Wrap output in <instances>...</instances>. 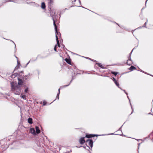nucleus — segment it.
<instances>
[{"label": "nucleus", "mask_w": 153, "mask_h": 153, "mask_svg": "<svg viewBox=\"0 0 153 153\" xmlns=\"http://www.w3.org/2000/svg\"><path fill=\"white\" fill-rule=\"evenodd\" d=\"M11 91L16 94L19 95L21 92V86L16 85L15 86L12 83H11Z\"/></svg>", "instance_id": "nucleus-1"}, {"label": "nucleus", "mask_w": 153, "mask_h": 153, "mask_svg": "<svg viewBox=\"0 0 153 153\" xmlns=\"http://www.w3.org/2000/svg\"><path fill=\"white\" fill-rule=\"evenodd\" d=\"M49 10H50V16L52 17L54 24V22L55 23V20L54 19V17L55 16V10L54 9L51 10H51L50 9Z\"/></svg>", "instance_id": "nucleus-2"}, {"label": "nucleus", "mask_w": 153, "mask_h": 153, "mask_svg": "<svg viewBox=\"0 0 153 153\" xmlns=\"http://www.w3.org/2000/svg\"><path fill=\"white\" fill-rule=\"evenodd\" d=\"M53 25L55 27V33H56V36H57V35L59 36H61V34L59 31H58L56 25V23H55L54 22Z\"/></svg>", "instance_id": "nucleus-3"}, {"label": "nucleus", "mask_w": 153, "mask_h": 153, "mask_svg": "<svg viewBox=\"0 0 153 153\" xmlns=\"http://www.w3.org/2000/svg\"><path fill=\"white\" fill-rule=\"evenodd\" d=\"M72 69L74 72V74H78L77 69L76 66L74 65V64L72 63L71 66L70 67Z\"/></svg>", "instance_id": "nucleus-4"}, {"label": "nucleus", "mask_w": 153, "mask_h": 153, "mask_svg": "<svg viewBox=\"0 0 153 153\" xmlns=\"http://www.w3.org/2000/svg\"><path fill=\"white\" fill-rule=\"evenodd\" d=\"M86 145L88 144V145L90 146L91 148L93 146V141L91 139H88L86 141Z\"/></svg>", "instance_id": "nucleus-5"}, {"label": "nucleus", "mask_w": 153, "mask_h": 153, "mask_svg": "<svg viewBox=\"0 0 153 153\" xmlns=\"http://www.w3.org/2000/svg\"><path fill=\"white\" fill-rule=\"evenodd\" d=\"M132 51L133 50L131 51V53H130V55L128 59L127 60V62H126L127 64L129 65H131L132 63V61L131 59V55L132 53Z\"/></svg>", "instance_id": "nucleus-6"}, {"label": "nucleus", "mask_w": 153, "mask_h": 153, "mask_svg": "<svg viewBox=\"0 0 153 153\" xmlns=\"http://www.w3.org/2000/svg\"><path fill=\"white\" fill-rule=\"evenodd\" d=\"M18 85H19L22 86V85H23V83L24 80H23L22 79H20L19 77L18 78Z\"/></svg>", "instance_id": "nucleus-7"}, {"label": "nucleus", "mask_w": 153, "mask_h": 153, "mask_svg": "<svg viewBox=\"0 0 153 153\" xmlns=\"http://www.w3.org/2000/svg\"><path fill=\"white\" fill-rule=\"evenodd\" d=\"M98 135L93 134H86L85 137H87L88 138H90L91 137H94L95 136H97Z\"/></svg>", "instance_id": "nucleus-8"}, {"label": "nucleus", "mask_w": 153, "mask_h": 153, "mask_svg": "<svg viewBox=\"0 0 153 153\" xmlns=\"http://www.w3.org/2000/svg\"><path fill=\"white\" fill-rule=\"evenodd\" d=\"M79 142L80 144H84L85 142V137H81L79 140Z\"/></svg>", "instance_id": "nucleus-9"}, {"label": "nucleus", "mask_w": 153, "mask_h": 153, "mask_svg": "<svg viewBox=\"0 0 153 153\" xmlns=\"http://www.w3.org/2000/svg\"><path fill=\"white\" fill-rule=\"evenodd\" d=\"M53 0H49L48 4L49 7V9L51 10V7H52V5H53Z\"/></svg>", "instance_id": "nucleus-10"}, {"label": "nucleus", "mask_w": 153, "mask_h": 153, "mask_svg": "<svg viewBox=\"0 0 153 153\" xmlns=\"http://www.w3.org/2000/svg\"><path fill=\"white\" fill-rule=\"evenodd\" d=\"M113 81L115 83L116 85L119 88H120V89H121V88L119 87V82L117 81V80L114 78L113 77V79H112Z\"/></svg>", "instance_id": "nucleus-11"}, {"label": "nucleus", "mask_w": 153, "mask_h": 153, "mask_svg": "<svg viewBox=\"0 0 153 153\" xmlns=\"http://www.w3.org/2000/svg\"><path fill=\"white\" fill-rule=\"evenodd\" d=\"M65 61L68 64L71 65L72 63H71V60L70 59L66 58L65 59Z\"/></svg>", "instance_id": "nucleus-12"}, {"label": "nucleus", "mask_w": 153, "mask_h": 153, "mask_svg": "<svg viewBox=\"0 0 153 153\" xmlns=\"http://www.w3.org/2000/svg\"><path fill=\"white\" fill-rule=\"evenodd\" d=\"M18 75H19V74L17 73H15L14 74H12L10 76V77L13 78H15Z\"/></svg>", "instance_id": "nucleus-13"}, {"label": "nucleus", "mask_w": 153, "mask_h": 153, "mask_svg": "<svg viewBox=\"0 0 153 153\" xmlns=\"http://www.w3.org/2000/svg\"><path fill=\"white\" fill-rule=\"evenodd\" d=\"M30 131L32 134H36L35 131L34 129L33 128H31L30 129Z\"/></svg>", "instance_id": "nucleus-14"}, {"label": "nucleus", "mask_w": 153, "mask_h": 153, "mask_svg": "<svg viewBox=\"0 0 153 153\" xmlns=\"http://www.w3.org/2000/svg\"><path fill=\"white\" fill-rule=\"evenodd\" d=\"M41 7L43 9H45V8L46 6L44 2H43L42 3Z\"/></svg>", "instance_id": "nucleus-15"}, {"label": "nucleus", "mask_w": 153, "mask_h": 153, "mask_svg": "<svg viewBox=\"0 0 153 153\" xmlns=\"http://www.w3.org/2000/svg\"><path fill=\"white\" fill-rule=\"evenodd\" d=\"M36 132L37 134H39L40 132V130L39 129V127L36 126Z\"/></svg>", "instance_id": "nucleus-16"}, {"label": "nucleus", "mask_w": 153, "mask_h": 153, "mask_svg": "<svg viewBox=\"0 0 153 153\" xmlns=\"http://www.w3.org/2000/svg\"><path fill=\"white\" fill-rule=\"evenodd\" d=\"M56 41L57 42V44L58 45V47H59L60 46V44H59V42L58 39V36H56Z\"/></svg>", "instance_id": "nucleus-17"}, {"label": "nucleus", "mask_w": 153, "mask_h": 153, "mask_svg": "<svg viewBox=\"0 0 153 153\" xmlns=\"http://www.w3.org/2000/svg\"><path fill=\"white\" fill-rule=\"evenodd\" d=\"M28 122L30 124L32 123V119L31 118L29 117L28 119Z\"/></svg>", "instance_id": "nucleus-18"}, {"label": "nucleus", "mask_w": 153, "mask_h": 153, "mask_svg": "<svg viewBox=\"0 0 153 153\" xmlns=\"http://www.w3.org/2000/svg\"><path fill=\"white\" fill-rule=\"evenodd\" d=\"M136 69V68L133 66H131L130 68H129V69L131 71H132L134 70H135Z\"/></svg>", "instance_id": "nucleus-19"}, {"label": "nucleus", "mask_w": 153, "mask_h": 153, "mask_svg": "<svg viewBox=\"0 0 153 153\" xmlns=\"http://www.w3.org/2000/svg\"><path fill=\"white\" fill-rule=\"evenodd\" d=\"M96 64L98 66L102 68H104V67L103 65H101L100 63H96Z\"/></svg>", "instance_id": "nucleus-20"}, {"label": "nucleus", "mask_w": 153, "mask_h": 153, "mask_svg": "<svg viewBox=\"0 0 153 153\" xmlns=\"http://www.w3.org/2000/svg\"><path fill=\"white\" fill-rule=\"evenodd\" d=\"M111 73L114 74L115 76H116V75L118 74V72H117L112 71L111 72Z\"/></svg>", "instance_id": "nucleus-21"}, {"label": "nucleus", "mask_w": 153, "mask_h": 153, "mask_svg": "<svg viewBox=\"0 0 153 153\" xmlns=\"http://www.w3.org/2000/svg\"><path fill=\"white\" fill-rule=\"evenodd\" d=\"M20 66L17 65V66L15 68L14 71H15L16 70L19 69L20 68Z\"/></svg>", "instance_id": "nucleus-22"}, {"label": "nucleus", "mask_w": 153, "mask_h": 153, "mask_svg": "<svg viewBox=\"0 0 153 153\" xmlns=\"http://www.w3.org/2000/svg\"><path fill=\"white\" fill-rule=\"evenodd\" d=\"M145 20H146V22L144 23V24L143 25H144L143 27H146V23L147 22V19H145Z\"/></svg>", "instance_id": "nucleus-23"}, {"label": "nucleus", "mask_w": 153, "mask_h": 153, "mask_svg": "<svg viewBox=\"0 0 153 153\" xmlns=\"http://www.w3.org/2000/svg\"><path fill=\"white\" fill-rule=\"evenodd\" d=\"M22 97L24 100L26 99V96L25 95L22 96Z\"/></svg>", "instance_id": "nucleus-24"}, {"label": "nucleus", "mask_w": 153, "mask_h": 153, "mask_svg": "<svg viewBox=\"0 0 153 153\" xmlns=\"http://www.w3.org/2000/svg\"><path fill=\"white\" fill-rule=\"evenodd\" d=\"M59 93H58L57 94V96L56 97V99L54 100V101H55V100H56V99H59Z\"/></svg>", "instance_id": "nucleus-25"}, {"label": "nucleus", "mask_w": 153, "mask_h": 153, "mask_svg": "<svg viewBox=\"0 0 153 153\" xmlns=\"http://www.w3.org/2000/svg\"><path fill=\"white\" fill-rule=\"evenodd\" d=\"M86 58L88 59H89L90 60H91V61H94V62H95L96 61L95 60H94V59H91L89 58L88 57H86Z\"/></svg>", "instance_id": "nucleus-26"}, {"label": "nucleus", "mask_w": 153, "mask_h": 153, "mask_svg": "<svg viewBox=\"0 0 153 153\" xmlns=\"http://www.w3.org/2000/svg\"><path fill=\"white\" fill-rule=\"evenodd\" d=\"M56 46H57V45H56L54 47V50L56 51V52H57V51L56 50Z\"/></svg>", "instance_id": "nucleus-27"}, {"label": "nucleus", "mask_w": 153, "mask_h": 153, "mask_svg": "<svg viewBox=\"0 0 153 153\" xmlns=\"http://www.w3.org/2000/svg\"><path fill=\"white\" fill-rule=\"evenodd\" d=\"M27 76H25L23 78V80L25 81V80H26L27 79Z\"/></svg>", "instance_id": "nucleus-28"}, {"label": "nucleus", "mask_w": 153, "mask_h": 153, "mask_svg": "<svg viewBox=\"0 0 153 153\" xmlns=\"http://www.w3.org/2000/svg\"><path fill=\"white\" fill-rule=\"evenodd\" d=\"M17 65H19V66L21 65L19 61V60H17Z\"/></svg>", "instance_id": "nucleus-29"}, {"label": "nucleus", "mask_w": 153, "mask_h": 153, "mask_svg": "<svg viewBox=\"0 0 153 153\" xmlns=\"http://www.w3.org/2000/svg\"><path fill=\"white\" fill-rule=\"evenodd\" d=\"M28 91V88H26L25 90V93H27Z\"/></svg>", "instance_id": "nucleus-30"}, {"label": "nucleus", "mask_w": 153, "mask_h": 153, "mask_svg": "<svg viewBox=\"0 0 153 153\" xmlns=\"http://www.w3.org/2000/svg\"><path fill=\"white\" fill-rule=\"evenodd\" d=\"M73 78H72V79L71 80V81H70V83L68 85H64L63 86V87H67V86H68L70 84V83L72 81V80L73 79Z\"/></svg>", "instance_id": "nucleus-31"}, {"label": "nucleus", "mask_w": 153, "mask_h": 153, "mask_svg": "<svg viewBox=\"0 0 153 153\" xmlns=\"http://www.w3.org/2000/svg\"><path fill=\"white\" fill-rule=\"evenodd\" d=\"M13 1L12 0H5V1H4V2L6 3L7 2L9 1Z\"/></svg>", "instance_id": "nucleus-32"}, {"label": "nucleus", "mask_w": 153, "mask_h": 153, "mask_svg": "<svg viewBox=\"0 0 153 153\" xmlns=\"http://www.w3.org/2000/svg\"><path fill=\"white\" fill-rule=\"evenodd\" d=\"M46 104V102L45 101H44L43 102V105H45Z\"/></svg>", "instance_id": "nucleus-33"}, {"label": "nucleus", "mask_w": 153, "mask_h": 153, "mask_svg": "<svg viewBox=\"0 0 153 153\" xmlns=\"http://www.w3.org/2000/svg\"><path fill=\"white\" fill-rule=\"evenodd\" d=\"M24 73V71H21L19 72V73H22L23 74Z\"/></svg>", "instance_id": "nucleus-34"}, {"label": "nucleus", "mask_w": 153, "mask_h": 153, "mask_svg": "<svg viewBox=\"0 0 153 153\" xmlns=\"http://www.w3.org/2000/svg\"><path fill=\"white\" fill-rule=\"evenodd\" d=\"M123 90V91L124 92H125V93H126L127 95V94H128L127 93H126V92L125 90Z\"/></svg>", "instance_id": "nucleus-35"}, {"label": "nucleus", "mask_w": 153, "mask_h": 153, "mask_svg": "<svg viewBox=\"0 0 153 153\" xmlns=\"http://www.w3.org/2000/svg\"><path fill=\"white\" fill-rule=\"evenodd\" d=\"M60 88H59V90H58V91H59V92L58 93H59V94H60Z\"/></svg>", "instance_id": "nucleus-36"}, {"label": "nucleus", "mask_w": 153, "mask_h": 153, "mask_svg": "<svg viewBox=\"0 0 153 153\" xmlns=\"http://www.w3.org/2000/svg\"><path fill=\"white\" fill-rule=\"evenodd\" d=\"M15 57H16V59H17V60H18V57H17V56H15Z\"/></svg>", "instance_id": "nucleus-37"}, {"label": "nucleus", "mask_w": 153, "mask_h": 153, "mask_svg": "<svg viewBox=\"0 0 153 153\" xmlns=\"http://www.w3.org/2000/svg\"><path fill=\"white\" fill-rule=\"evenodd\" d=\"M10 41H11V42H13V43H14V42L12 41V40H9Z\"/></svg>", "instance_id": "nucleus-38"}, {"label": "nucleus", "mask_w": 153, "mask_h": 153, "mask_svg": "<svg viewBox=\"0 0 153 153\" xmlns=\"http://www.w3.org/2000/svg\"><path fill=\"white\" fill-rule=\"evenodd\" d=\"M139 140H140V139H138V140H137V141H139Z\"/></svg>", "instance_id": "nucleus-39"}, {"label": "nucleus", "mask_w": 153, "mask_h": 153, "mask_svg": "<svg viewBox=\"0 0 153 153\" xmlns=\"http://www.w3.org/2000/svg\"><path fill=\"white\" fill-rule=\"evenodd\" d=\"M149 114H151V113H149Z\"/></svg>", "instance_id": "nucleus-40"}, {"label": "nucleus", "mask_w": 153, "mask_h": 153, "mask_svg": "<svg viewBox=\"0 0 153 153\" xmlns=\"http://www.w3.org/2000/svg\"><path fill=\"white\" fill-rule=\"evenodd\" d=\"M86 145L88 146H88L87 145Z\"/></svg>", "instance_id": "nucleus-41"}, {"label": "nucleus", "mask_w": 153, "mask_h": 153, "mask_svg": "<svg viewBox=\"0 0 153 153\" xmlns=\"http://www.w3.org/2000/svg\"><path fill=\"white\" fill-rule=\"evenodd\" d=\"M152 115H153V114H152Z\"/></svg>", "instance_id": "nucleus-42"}]
</instances>
